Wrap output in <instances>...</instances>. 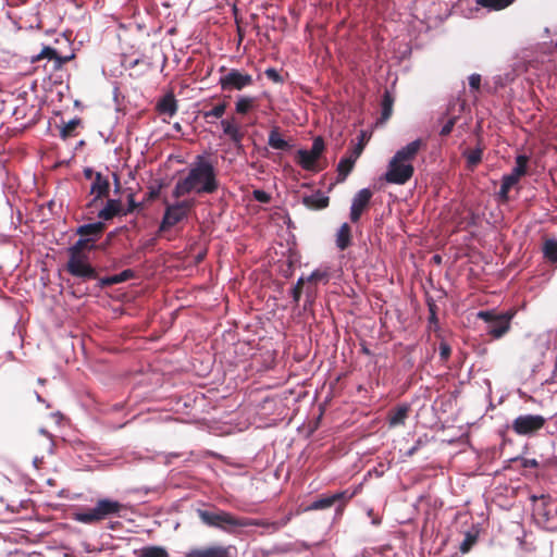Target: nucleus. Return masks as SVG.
<instances>
[{
    "label": "nucleus",
    "mask_w": 557,
    "mask_h": 557,
    "mask_svg": "<svg viewBox=\"0 0 557 557\" xmlns=\"http://www.w3.org/2000/svg\"><path fill=\"white\" fill-rule=\"evenodd\" d=\"M224 74L219 79V85L223 91L242 90L251 86L253 78L250 74L244 73L237 69L226 70L225 66L220 69Z\"/></svg>",
    "instance_id": "1a4fd4ad"
},
{
    "label": "nucleus",
    "mask_w": 557,
    "mask_h": 557,
    "mask_svg": "<svg viewBox=\"0 0 557 557\" xmlns=\"http://www.w3.org/2000/svg\"><path fill=\"white\" fill-rule=\"evenodd\" d=\"M422 444V441L419 438L414 446H412L407 453L406 456L411 457L413 456L417 450L419 449L420 445Z\"/></svg>",
    "instance_id": "3c124183"
},
{
    "label": "nucleus",
    "mask_w": 557,
    "mask_h": 557,
    "mask_svg": "<svg viewBox=\"0 0 557 557\" xmlns=\"http://www.w3.org/2000/svg\"><path fill=\"white\" fill-rule=\"evenodd\" d=\"M227 108V104L225 102L219 103L215 107H213L209 111H203L202 116L207 120V122H210L209 119H220L225 113V110Z\"/></svg>",
    "instance_id": "72a5a7b5"
},
{
    "label": "nucleus",
    "mask_w": 557,
    "mask_h": 557,
    "mask_svg": "<svg viewBox=\"0 0 557 557\" xmlns=\"http://www.w3.org/2000/svg\"><path fill=\"white\" fill-rule=\"evenodd\" d=\"M356 162H354L352 159L349 157L343 158L338 165H337V181L344 182L346 177L349 175V173L352 171L354 165Z\"/></svg>",
    "instance_id": "c85d7f7f"
},
{
    "label": "nucleus",
    "mask_w": 557,
    "mask_h": 557,
    "mask_svg": "<svg viewBox=\"0 0 557 557\" xmlns=\"http://www.w3.org/2000/svg\"><path fill=\"white\" fill-rule=\"evenodd\" d=\"M364 149V143L362 141H359L354 148L352 150L350 151V154L348 156L350 159L354 160V162L357 161V159L360 157V154L362 153Z\"/></svg>",
    "instance_id": "c03bdc74"
},
{
    "label": "nucleus",
    "mask_w": 557,
    "mask_h": 557,
    "mask_svg": "<svg viewBox=\"0 0 557 557\" xmlns=\"http://www.w3.org/2000/svg\"><path fill=\"white\" fill-rule=\"evenodd\" d=\"M545 423L546 419L541 414H521L512 421L511 429L517 435L532 436L543 429Z\"/></svg>",
    "instance_id": "f8f14e48"
},
{
    "label": "nucleus",
    "mask_w": 557,
    "mask_h": 557,
    "mask_svg": "<svg viewBox=\"0 0 557 557\" xmlns=\"http://www.w3.org/2000/svg\"><path fill=\"white\" fill-rule=\"evenodd\" d=\"M139 63H141V61H140L139 59H136V60H134V61H132V62L129 63V67H132V69H133V67H135L136 65H138Z\"/></svg>",
    "instance_id": "6e6d98bb"
},
{
    "label": "nucleus",
    "mask_w": 557,
    "mask_h": 557,
    "mask_svg": "<svg viewBox=\"0 0 557 557\" xmlns=\"http://www.w3.org/2000/svg\"><path fill=\"white\" fill-rule=\"evenodd\" d=\"M256 106V98L255 97H248V96H240L238 97L236 103H235V110L236 113L245 115L250 110H252Z\"/></svg>",
    "instance_id": "cd10ccee"
},
{
    "label": "nucleus",
    "mask_w": 557,
    "mask_h": 557,
    "mask_svg": "<svg viewBox=\"0 0 557 557\" xmlns=\"http://www.w3.org/2000/svg\"><path fill=\"white\" fill-rule=\"evenodd\" d=\"M516 0H476V4L492 11H500L511 5Z\"/></svg>",
    "instance_id": "c756f323"
},
{
    "label": "nucleus",
    "mask_w": 557,
    "mask_h": 557,
    "mask_svg": "<svg viewBox=\"0 0 557 557\" xmlns=\"http://www.w3.org/2000/svg\"><path fill=\"white\" fill-rule=\"evenodd\" d=\"M429 323L434 324L435 326L438 323V319L435 312V305H430V317H429Z\"/></svg>",
    "instance_id": "09e8293b"
},
{
    "label": "nucleus",
    "mask_w": 557,
    "mask_h": 557,
    "mask_svg": "<svg viewBox=\"0 0 557 557\" xmlns=\"http://www.w3.org/2000/svg\"><path fill=\"white\" fill-rule=\"evenodd\" d=\"M102 221H110L115 216L123 215V205L120 199H108L106 206L97 213Z\"/></svg>",
    "instance_id": "f3484780"
},
{
    "label": "nucleus",
    "mask_w": 557,
    "mask_h": 557,
    "mask_svg": "<svg viewBox=\"0 0 557 557\" xmlns=\"http://www.w3.org/2000/svg\"><path fill=\"white\" fill-rule=\"evenodd\" d=\"M253 195V198L259 201V202H262V203H269L271 201V196L270 194H268L267 191L264 190H261V189H256L253 190L252 193Z\"/></svg>",
    "instance_id": "37998d69"
},
{
    "label": "nucleus",
    "mask_w": 557,
    "mask_h": 557,
    "mask_svg": "<svg viewBox=\"0 0 557 557\" xmlns=\"http://www.w3.org/2000/svg\"><path fill=\"white\" fill-rule=\"evenodd\" d=\"M219 187L220 183L213 163L203 156L198 154L190 164L187 174L176 181L172 196L180 199L191 193L196 195H210L216 193Z\"/></svg>",
    "instance_id": "f257e3e1"
},
{
    "label": "nucleus",
    "mask_w": 557,
    "mask_h": 557,
    "mask_svg": "<svg viewBox=\"0 0 557 557\" xmlns=\"http://www.w3.org/2000/svg\"><path fill=\"white\" fill-rule=\"evenodd\" d=\"M187 557H231L230 548L223 546H211L193 549Z\"/></svg>",
    "instance_id": "aec40b11"
},
{
    "label": "nucleus",
    "mask_w": 557,
    "mask_h": 557,
    "mask_svg": "<svg viewBox=\"0 0 557 557\" xmlns=\"http://www.w3.org/2000/svg\"><path fill=\"white\" fill-rule=\"evenodd\" d=\"M362 350H363L364 354L370 355V351H369L368 348H363Z\"/></svg>",
    "instance_id": "bf43d9fd"
},
{
    "label": "nucleus",
    "mask_w": 557,
    "mask_h": 557,
    "mask_svg": "<svg viewBox=\"0 0 557 557\" xmlns=\"http://www.w3.org/2000/svg\"><path fill=\"white\" fill-rule=\"evenodd\" d=\"M106 231V224L102 221H98L95 223L83 224L76 228V235L79 237H86L91 239L92 243L96 242L102 236Z\"/></svg>",
    "instance_id": "dca6fc26"
},
{
    "label": "nucleus",
    "mask_w": 557,
    "mask_h": 557,
    "mask_svg": "<svg viewBox=\"0 0 557 557\" xmlns=\"http://www.w3.org/2000/svg\"><path fill=\"white\" fill-rule=\"evenodd\" d=\"M159 194H160V188H151L150 191H149V198L151 199H154L157 197H159Z\"/></svg>",
    "instance_id": "864d4df0"
},
{
    "label": "nucleus",
    "mask_w": 557,
    "mask_h": 557,
    "mask_svg": "<svg viewBox=\"0 0 557 557\" xmlns=\"http://www.w3.org/2000/svg\"><path fill=\"white\" fill-rule=\"evenodd\" d=\"M307 282V278L299 277L296 285L300 288H304L305 283Z\"/></svg>",
    "instance_id": "5fc2aeb1"
},
{
    "label": "nucleus",
    "mask_w": 557,
    "mask_h": 557,
    "mask_svg": "<svg viewBox=\"0 0 557 557\" xmlns=\"http://www.w3.org/2000/svg\"><path fill=\"white\" fill-rule=\"evenodd\" d=\"M95 172L91 168H86L84 169V176L87 178V180H91V178H95Z\"/></svg>",
    "instance_id": "603ef678"
},
{
    "label": "nucleus",
    "mask_w": 557,
    "mask_h": 557,
    "mask_svg": "<svg viewBox=\"0 0 557 557\" xmlns=\"http://www.w3.org/2000/svg\"><path fill=\"white\" fill-rule=\"evenodd\" d=\"M363 136H364V135H363V134H361V139H360V141H362V143H363V140H364V137H363Z\"/></svg>",
    "instance_id": "69168bd1"
},
{
    "label": "nucleus",
    "mask_w": 557,
    "mask_h": 557,
    "mask_svg": "<svg viewBox=\"0 0 557 557\" xmlns=\"http://www.w3.org/2000/svg\"><path fill=\"white\" fill-rule=\"evenodd\" d=\"M555 371H557V356H556V361H555Z\"/></svg>",
    "instance_id": "680f3d73"
},
{
    "label": "nucleus",
    "mask_w": 557,
    "mask_h": 557,
    "mask_svg": "<svg viewBox=\"0 0 557 557\" xmlns=\"http://www.w3.org/2000/svg\"><path fill=\"white\" fill-rule=\"evenodd\" d=\"M410 411L409 405H400L388 412V424L391 428L404 425Z\"/></svg>",
    "instance_id": "b1692460"
},
{
    "label": "nucleus",
    "mask_w": 557,
    "mask_h": 557,
    "mask_svg": "<svg viewBox=\"0 0 557 557\" xmlns=\"http://www.w3.org/2000/svg\"><path fill=\"white\" fill-rule=\"evenodd\" d=\"M127 202H128L127 208L126 209L123 208V215L133 213L137 208L140 207V205L135 201V195L132 193L127 196Z\"/></svg>",
    "instance_id": "a19ab883"
},
{
    "label": "nucleus",
    "mask_w": 557,
    "mask_h": 557,
    "mask_svg": "<svg viewBox=\"0 0 557 557\" xmlns=\"http://www.w3.org/2000/svg\"><path fill=\"white\" fill-rule=\"evenodd\" d=\"M520 461L523 468H537L540 466L535 458H520Z\"/></svg>",
    "instance_id": "49530a36"
},
{
    "label": "nucleus",
    "mask_w": 557,
    "mask_h": 557,
    "mask_svg": "<svg viewBox=\"0 0 557 557\" xmlns=\"http://www.w3.org/2000/svg\"><path fill=\"white\" fill-rule=\"evenodd\" d=\"M133 277H135V272L132 269H126L121 273L114 275L115 284L126 282Z\"/></svg>",
    "instance_id": "58836bf2"
},
{
    "label": "nucleus",
    "mask_w": 557,
    "mask_h": 557,
    "mask_svg": "<svg viewBox=\"0 0 557 557\" xmlns=\"http://www.w3.org/2000/svg\"><path fill=\"white\" fill-rule=\"evenodd\" d=\"M438 352H440V359L443 363H446L451 355V347L450 345L442 339L438 345Z\"/></svg>",
    "instance_id": "4c0bfd02"
},
{
    "label": "nucleus",
    "mask_w": 557,
    "mask_h": 557,
    "mask_svg": "<svg viewBox=\"0 0 557 557\" xmlns=\"http://www.w3.org/2000/svg\"><path fill=\"white\" fill-rule=\"evenodd\" d=\"M456 116L449 117L448 121L443 125L442 129L440 131V135L448 136L456 124Z\"/></svg>",
    "instance_id": "79ce46f5"
},
{
    "label": "nucleus",
    "mask_w": 557,
    "mask_h": 557,
    "mask_svg": "<svg viewBox=\"0 0 557 557\" xmlns=\"http://www.w3.org/2000/svg\"><path fill=\"white\" fill-rule=\"evenodd\" d=\"M99 285H100V287H107V286L115 285L114 275L102 277L100 280Z\"/></svg>",
    "instance_id": "de8ad7c7"
},
{
    "label": "nucleus",
    "mask_w": 557,
    "mask_h": 557,
    "mask_svg": "<svg viewBox=\"0 0 557 557\" xmlns=\"http://www.w3.org/2000/svg\"><path fill=\"white\" fill-rule=\"evenodd\" d=\"M476 535L475 534H472V533H469L467 532L465 534V539L462 540V542L460 543V546H459V549L462 554H466L468 553L472 546L475 544L476 542Z\"/></svg>",
    "instance_id": "e433bc0d"
},
{
    "label": "nucleus",
    "mask_w": 557,
    "mask_h": 557,
    "mask_svg": "<svg viewBox=\"0 0 557 557\" xmlns=\"http://www.w3.org/2000/svg\"><path fill=\"white\" fill-rule=\"evenodd\" d=\"M372 196L373 193L369 188H362L354 196L349 214L352 223L359 222L362 213L369 208Z\"/></svg>",
    "instance_id": "2eb2a0df"
},
{
    "label": "nucleus",
    "mask_w": 557,
    "mask_h": 557,
    "mask_svg": "<svg viewBox=\"0 0 557 557\" xmlns=\"http://www.w3.org/2000/svg\"><path fill=\"white\" fill-rule=\"evenodd\" d=\"M529 157L519 154L516 158V165L511 173L504 175L502 180L500 189L497 194L500 202L506 203L509 200V190L518 184L520 178L527 174Z\"/></svg>",
    "instance_id": "0eeeda50"
},
{
    "label": "nucleus",
    "mask_w": 557,
    "mask_h": 557,
    "mask_svg": "<svg viewBox=\"0 0 557 557\" xmlns=\"http://www.w3.org/2000/svg\"><path fill=\"white\" fill-rule=\"evenodd\" d=\"M221 126L223 128V133L228 136L234 144H239L243 140L244 134L240 132L235 117L222 120Z\"/></svg>",
    "instance_id": "412c9836"
},
{
    "label": "nucleus",
    "mask_w": 557,
    "mask_h": 557,
    "mask_svg": "<svg viewBox=\"0 0 557 557\" xmlns=\"http://www.w3.org/2000/svg\"><path fill=\"white\" fill-rule=\"evenodd\" d=\"M129 76H133V73H129ZM139 74L134 75V77H138Z\"/></svg>",
    "instance_id": "0e129e2a"
},
{
    "label": "nucleus",
    "mask_w": 557,
    "mask_h": 557,
    "mask_svg": "<svg viewBox=\"0 0 557 557\" xmlns=\"http://www.w3.org/2000/svg\"><path fill=\"white\" fill-rule=\"evenodd\" d=\"M54 441L50 433L41 430L37 433L29 443V450L33 455L34 466L41 468L44 460L47 456L53 454Z\"/></svg>",
    "instance_id": "6e6552de"
},
{
    "label": "nucleus",
    "mask_w": 557,
    "mask_h": 557,
    "mask_svg": "<svg viewBox=\"0 0 557 557\" xmlns=\"http://www.w3.org/2000/svg\"><path fill=\"white\" fill-rule=\"evenodd\" d=\"M325 149L324 140L318 136L313 139L310 150L299 149L296 153L295 160L306 171L317 172L320 171L317 163Z\"/></svg>",
    "instance_id": "9d476101"
},
{
    "label": "nucleus",
    "mask_w": 557,
    "mask_h": 557,
    "mask_svg": "<svg viewBox=\"0 0 557 557\" xmlns=\"http://www.w3.org/2000/svg\"><path fill=\"white\" fill-rule=\"evenodd\" d=\"M330 280V274L327 271H323V270H315L313 271L308 277H307V282L308 283H319V282H323L324 284H326Z\"/></svg>",
    "instance_id": "c9c22d12"
},
{
    "label": "nucleus",
    "mask_w": 557,
    "mask_h": 557,
    "mask_svg": "<svg viewBox=\"0 0 557 557\" xmlns=\"http://www.w3.org/2000/svg\"><path fill=\"white\" fill-rule=\"evenodd\" d=\"M351 245V228L348 223H343L336 234V247L346 250Z\"/></svg>",
    "instance_id": "a878e982"
},
{
    "label": "nucleus",
    "mask_w": 557,
    "mask_h": 557,
    "mask_svg": "<svg viewBox=\"0 0 557 557\" xmlns=\"http://www.w3.org/2000/svg\"><path fill=\"white\" fill-rule=\"evenodd\" d=\"M543 255L552 263L557 262V240L546 239L543 244Z\"/></svg>",
    "instance_id": "2f4dec72"
},
{
    "label": "nucleus",
    "mask_w": 557,
    "mask_h": 557,
    "mask_svg": "<svg viewBox=\"0 0 557 557\" xmlns=\"http://www.w3.org/2000/svg\"><path fill=\"white\" fill-rule=\"evenodd\" d=\"M79 124H81V119H77V117L65 123L63 125V127L61 128V137L63 139H66V138L74 136L75 129L78 127Z\"/></svg>",
    "instance_id": "f704fd0d"
},
{
    "label": "nucleus",
    "mask_w": 557,
    "mask_h": 557,
    "mask_svg": "<svg viewBox=\"0 0 557 557\" xmlns=\"http://www.w3.org/2000/svg\"><path fill=\"white\" fill-rule=\"evenodd\" d=\"M35 394H36V396H37V399H38V400H41L40 395H39L38 393H35Z\"/></svg>",
    "instance_id": "052dcab7"
},
{
    "label": "nucleus",
    "mask_w": 557,
    "mask_h": 557,
    "mask_svg": "<svg viewBox=\"0 0 557 557\" xmlns=\"http://www.w3.org/2000/svg\"><path fill=\"white\" fill-rule=\"evenodd\" d=\"M157 111L160 114L173 116L177 112V101L172 92L166 94L157 103Z\"/></svg>",
    "instance_id": "4be33fe9"
},
{
    "label": "nucleus",
    "mask_w": 557,
    "mask_h": 557,
    "mask_svg": "<svg viewBox=\"0 0 557 557\" xmlns=\"http://www.w3.org/2000/svg\"><path fill=\"white\" fill-rule=\"evenodd\" d=\"M352 497V494H348V492H339L335 493L331 496L322 497L312 503L311 509L319 510L332 507L336 502L343 500L346 503Z\"/></svg>",
    "instance_id": "6ab92c4d"
},
{
    "label": "nucleus",
    "mask_w": 557,
    "mask_h": 557,
    "mask_svg": "<svg viewBox=\"0 0 557 557\" xmlns=\"http://www.w3.org/2000/svg\"><path fill=\"white\" fill-rule=\"evenodd\" d=\"M138 557H169V554L163 547L147 546L140 550Z\"/></svg>",
    "instance_id": "473e14b6"
},
{
    "label": "nucleus",
    "mask_w": 557,
    "mask_h": 557,
    "mask_svg": "<svg viewBox=\"0 0 557 557\" xmlns=\"http://www.w3.org/2000/svg\"><path fill=\"white\" fill-rule=\"evenodd\" d=\"M109 180L106 176H103L100 172H97L90 186V195L92 196V198L87 203V208L97 209L99 205H102L103 199L109 196Z\"/></svg>",
    "instance_id": "ddd939ff"
},
{
    "label": "nucleus",
    "mask_w": 557,
    "mask_h": 557,
    "mask_svg": "<svg viewBox=\"0 0 557 557\" xmlns=\"http://www.w3.org/2000/svg\"><path fill=\"white\" fill-rule=\"evenodd\" d=\"M238 36H239V40H242L243 39V34L240 32V28H238Z\"/></svg>",
    "instance_id": "13d9d810"
},
{
    "label": "nucleus",
    "mask_w": 557,
    "mask_h": 557,
    "mask_svg": "<svg viewBox=\"0 0 557 557\" xmlns=\"http://www.w3.org/2000/svg\"><path fill=\"white\" fill-rule=\"evenodd\" d=\"M422 145L421 139H416L395 153L388 163L384 176L387 183L404 185L412 177L414 173L412 161L416 159Z\"/></svg>",
    "instance_id": "f03ea898"
},
{
    "label": "nucleus",
    "mask_w": 557,
    "mask_h": 557,
    "mask_svg": "<svg viewBox=\"0 0 557 557\" xmlns=\"http://www.w3.org/2000/svg\"><path fill=\"white\" fill-rule=\"evenodd\" d=\"M264 74H265L267 78H269L273 83H277V84L284 83L282 75L273 67L267 69L264 71Z\"/></svg>",
    "instance_id": "ea45409f"
},
{
    "label": "nucleus",
    "mask_w": 557,
    "mask_h": 557,
    "mask_svg": "<svg viewBox=\"0 0 557 557\" xmlns=\"http://www.w3.org/2000/svg\"><path fill=\"white\" fill-rule=\"evenodd\" d=\"M124 506L108 498L99 499L94 508H87L74 513L73 519L85 524L98 523L111 516L119 515Z\"/></svg>",
    "instance_id": "7ed1b4c3"
},
{
    "label": "nucleus",
    "mask_w": 557,
    "mask_h": 557,
    "mask_svg": "<svg viewBox=\"0 0 557 557\" xmlns=\"http://www.w3.org/2000/svg\"><path fill=\"white\" fill-rule=\"evenodd\" d=\"M301 294H302V288L295 285L294 288L292 289V297H293V300L295 304L299 302Z\"/></svg>",
    "instance_id": "8fccbe9b"
},
{
    "label": "nucleus",
    "mask_w": 557,
    "mask_h": 557,
    "mask_svg": "<svg viewBox=\"0 0 557 557\" xmlns=\"http://www.w3.org/2000/svg\"><path fill=\"white\" fill-rule=\"evenodd\" d=\"M198 516L200 520L208 527L216 528L228 533L234 532L238 528L250 525L248 519L237 518L234 515L223 510H198Z\"/></svg>",
    "instance_id": "20e7f679"
},
{
    "label": "nucleus",
    "mask_w": 557,
    "mask_h": 557,
    "mask_svg": "<svg viewBox=\"0 0 557 557\" xmlns=\"http://www.w3.org/2000/svg\"><path fill=\"white\" fill-rule=\"evenodd\" d=\"M301 202L310 210H323L329 207L330 198L321 190H317L312 195L304 196Z\"/></svg>",
    "instance_id": "a211bd4d"
},
{
    "label": "nucleus",
    "mask_w": 557,
    "mask_h": 557,
    "mask_svg": "<svg viewBox=\"0 0 557 557\" xmlns=\"http://www.w3.org/2000/svg\"><path fill=\"white\" fill-rule=\"evenodd\" d=\"M432 259H433V261H434L435 263H441V260H442V258H441L438 255L433 256V258H432Z\"/></svg>",
    "instance_id": "4d7b16f0"
},
{
    "label": "nucleus",
    "mask_w": 557,
    "mask_h": 557,
    "mask_svg": "<svg viewBox=\"0 0 557 557\" xmlns=\"http://www.w3.org/2000/svg\"><path fill=\"white\" fill-rule=\"evenodd\" d=\"M38 382H39L40 384H42V383H45V380L39 379V380H38Z\"/></svg>",
    "instance_id": "e2e57ef3"
},
{
    "label": "nucleus",
    "mask_w": 557,
    "mask_h": 557,
    "mask_svg": "<svg viewBox=\"0 0 557 557\" xmlns=\"http://www.w3.org/2000/svg\"><path fill=\"white\" fill-rule=\"evenodd\" d=\"M194 206L195 201L193 199H185L175 203H168L165 201V210L158 233L166 232L186 219Z\"/></svg>",
    "instance_id": "423d86ee"
},
{
    "label": "nucleus",
    "mask_w": 557,
    "mask_h": 557,
    "mask_svg": "<svg viewBox=\"0 0 557 557\" xmlns=\"http://www.w3.org/2000/svg\"><path fill=\"white\" fill-rule=\"evenodd\" d=\"M469 85L472 89L479 90L481 85V75L480 74H471L469 76Z\"/></svg>",
    "instance_id": "a18cd8bd"
},
{
    "label": "nucleus",
    "mask_w": 557,
    "mask_h": 557,
    "mask_svg": "<svg viewBox=\"0 0 557 557\" xmlns=\"http://www.w3.org/2000/svg\"><path fill=\"white\" fill-rule=\"evenodd\" d=\"M65 270L72 276L83 281L96 280L98 273L89 261V256H69Z\"/></svg>",
    "instance_id": "9b49d317"
},
{
    "label": "nucleus",
    "mask_w": 557,
    "mask_h": 557,
    "mask_svg": "<svg viewBox=\"0 0 557 557\" xmlns=\"http://www.w3.org/2000/svg\"><path fill=\"white\" fill-rule=\"evenodd\" d=\"M74 58V54L71 55H61L57 49L50 46H44L39 53L30 57V62L36 63L44 59L52 62V71L61 70L64 64L70 62Z\"/></svg>",
    "instance_id": "4468645a"
},
{
    "label": "nucleus",
    "mask_w": 557,
    "mask_h": 557,
    "mask_svg": "<svg viewBox=\"0 0 557 557\" xmlns=\"http://www.w3.org/2000/svg\"><path fill=\"white\" fill-rule=\"evenodd\" d=\"M463 156L467 160L468 169L473 170L482 161L483 149L480 147L469 149L463 152Z\"/></svg>",
    "instance_id": "7c9ffc66"
},
{
    "label": "nucleus",
    "mask_w": 557,
    "mask_h": 557,
    "mask_svg": "<svg viewBox=\"0 0 557 557\" xmlns=\"http://www.w3.org/2000/svg\"><path fill=\"white\" fill-rule=\"evenodd\" d=\"M268 144L271 148L283 151L289 150L292 147L287 140L282 138L277 126H274L270 131Z\"/></svg>",
    "instance_id": "393cba45"
},
{
    "label": "nucleus",
    "mask_w": 557,
    "mask_h": 557,
    "mask_svg": "<svg viewBox=\"0 0 557 557\" xmlns=\"http://www.w3.org/2000/svg\"><path fill=\"white\" fill-rule=\"evenodd\" d=\"M96 248V244L91 239L86 237H79V239L69 247L67 256H88V252Z\"/></svg>",
    "instance_id": "5701e85b"
},
{
    "label": "nucleus",
    "mask_w": 557,
    "mask_h": 557,
    "mask_svg": "<svg viewBox=\"0 0 557 557\" xmlns=\"http://www.w3.org/2000/svg\"><path fill=\"white\" fill-rule=\"evenodd\" d=\"M394 97L388 90H385L381 101L380 123H385L393 114Z\"/></svg>",
    "instance_id": "bb28decb"
},
{
    "label": "nucleus",
    "mask_w": 557,
    "mask_h": 557,
    "mask_svg": "<svg viewBox=\"0 0 557 557\" xmlns=\"http://www.w3.org/2000/svg\"><path fill=\"white\" fill-rule=\"evenodd\" d=\"M515 314V310H508L502 313H497L494 310H486L478 312V318L487 324V334L492 338L498 339L509 332L510 323Z\"/></svg>",
    "instance_id": "39448f33"
}]
</instances>
